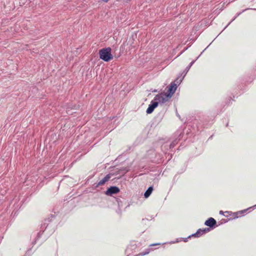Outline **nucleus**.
I'll return each instance as SVG.
<instances>
[{"mask_svg":"<svg viewBox=\"0 0 256 256\" xmlns=\"http://www.w3.org/2000/svg\"><path fill=\"white\" fill-rule=\"evenodd\" d=\"M170 98L166 93H161L157 94L154 98V100L157 101L158 103L164 104Z\"/></svg>","mask_w":256,"mask_h":256,"instance_id":"nucleus-2","label":"nucleus"},{"mask_svg":"<svg viewBox=\"0 0 256 256\" xmlns=\"http://www.w3.org/2000/svg\"><path fill=\"white\" fill-rule=\"evenodd\" d=\"M194 61H192V62L190 64V66H192L194 64Z\"/></svg>","mask_w":256,"mask_h":256,"instance_id":"nucleus-12","label":"nucleus"},{"mask_svg":"<svg viewBox=\"0 0 256 256\" xmlns=\"http://www.w3.org/2000/svg\"><path fill=\"white\" fill-rule=\"evenodd\" d=\"M148 253H149V251L147 250L145 252H142V253L140 254V255L142 256L146 255V254H148Z\"/></svg>","mask_w":256,"mask_h":256,"instance_id":"nucleus-11","label":"nucleus"},{"mask_svg":"<svg viewBox=\"0 0 256 256\" xmlns=\"http://www.w3.org/2000/svg\"><path fill=\"white\" fill-rule=\"evenodd\" d=\"M190 67H191V66H188V69H190Z\"/></svg>","mask_w":256,"mask_h":256,"instance_id":"nucleus-16","label":"nucleus"},{"mask_svg":"<svg viewBox=\"0 0 256 256\" xmlns=\"http://www.w3.org/2000/svg\"><path fill=\"white\" fill-rule=\"evenodd\" d=\"M158 244H151L150 246H156V245H158Z\"/></svg>","mask_w":256,"mask_h":256,"instance_id":"nucleus-15","label":"nucleus"},{"mask_svg":"<svg viewBox=\"0 0 256 256\" xmlns=\"http://www.w3.org/2000/svg\"><path fill=\"white\" fill-rule=\"evenodd\" d=\"M154 108L152 106L151 104H150L148 107V108L146 110V112L147 114H151L154 110Z\"/></svg>","mask_w":256,"mask_h":256,"instance_id":"nucleus-9","label":"nucleus"},{"mask_svg":"<svg viewBox=\"0 0 256 256\" xmlns=\"http://www.w3.org/2000/svg\"><path fill=\"white\" fill-rule=\"evenodd\" d=\"M153 188L152 186H150L148 188L146 191L145 192L144 196L146 198H148L152 192Z\"/></svg>","mask_w":256,"mask_h":256,"instance_id":"nucleus-8","label":"nucleus"},{"mask_svg":"<svg viewBox=\"0 0 256 256\" xmlns=\"http://www.w3.org/2000/svg\"><path fill=\"white\" fill-rule=\"evenodd\" d=\"M186 72H187L188 71V70H189L190 69H188V67H187V68H186Z\"/></svg>","mask_w":256,"mask_h":256,"instance_id":"nucleus-14","label":"nucleus"},{"mask_svg":"<svg viewBox=\"0 0 256 256\" xmlns=\"http://www.w3.org/2000/svg\"><path fill=\"white\" fill-rule=\"evenodd\" d=\"M100 58L105 62H108L113 58V56L111 54V48H102L99 52Z\"/></svg>","mask_w":256,"mask_h":256,"instance_id":"nucleus-1","label":"nucleus"},{"mask_svg":"<svg viewBox=\"0 0 256 256\" xmlns=\"http://www.w3.org/2000/svg\"><path fill=\"white\" fill-rule=\"evenodd\" d=\"M222 211H220V214H222Z\"/></svg>","mask_w":256,"mask_h":256,"instance_id":"nucleus-17","label":"nucleus"},{"mask_svg":"<svg viewBox=\"0 0 256 256\" xmlns=\"http://www.w3.org/2000/svg\"><path fill=\"white\" fill-rule=\"evenodd\" d=\"M209 231V228H204L203 230L200 229L198 232L194 234L196 236L198 237L202 234Z\"/></svg>","mask_w":256,"mask_h":256,"instance_id":"nucleus-6","label":"nucleus"},{"mask_svg":"<svg viewBox=\"0 0 256 256\" xmlns=\"http://www.w3.org/2000/svg\"><path fill=\"white\" fill-rule=\"evenodd\" d=\"M158 102L157 101L154 100V102L152 101L151 102L152 106L155 108L158 106Z\"/></svg>","mask_w":256,"mask_h":256,"instance_id":"nucleus-10","label":"nucleus"},{"mask_svg":"<svg viewBox=\"0 0 256 256\" xmlns=\"http://www.w3.org/2000/svg\"><path fill=\"white\" fill-rule=\"evenodd\" d=\"M110 178V174H107L104 178H102V180H100L98 183V186H102Z\"/></svg>","mask_w":256,"mask_h":256,"instance_id":"nucleus-7","label":"nucleus"},{"mask_svg":"<svg viewBox=\"0 0 256 256\" xmlns=\"http://www.w3.org/2000/svg\"><path fill=\"white\" fill-rule=\"evenodd\" d=\"M255 206H256V205Z\"/></svg>","mask_w":256,"mask_h":256,"instance_id":"nucleus-18","label":"nucleus"},{"mask_svg":"<svg viewBox=\"0 0 256 256\" xmlns=\"http://www.w3.org/2000/svg\"><path fill=\"white\" fill-rule=\"evenodd\" d=\"M176 88L177 85L176 84H175L174 82L171 83L168 90V94L169 95V96H170V98L172 96V94L175 92Z\"/></svg>","mask_w":256,"mask_h":256,"instance_id":"nucleus-4","label":"nucleus"},{"mask_svg":"<svg viewBox=\"0 0 256 256\" xmlns=\"http://www.w3.org/2000/svg\"><path fill=\"white\" fill-rule=\"evenodd\" d=\"M178 78L176 80L177 83H180L182 82V80L180 79L178 82Z\"/></svg>","mask_w":256,"mask_h":256,"instance_id":"nucleus-13","label":"nucleus"},{"mask_svg":"<svg viewBox=\"0 0 256 256\" xmlns=\"http://www.w3.org/2000/svg\"><path fill=\"white\" fill-rule=\"evenodd\" d=\"M216 224V220L214 218H209L208 220H206L205 222V223H204V224L206 226H208L210 227H212Z\"/></svg>","mask_w":256,"mask_h":256,"instance_id":"nucleus-5","label":"nucleus"},{"mask_svg":"<svg viewBox=\"0 0 256 256\" xmlns=\"http://www.w3.org/2000/svg\"><path fill=\"white\" fill-rule=\"evenodd\" d=\"M120 190L116 186H111L106 192V194L108 196H112L113 194H117L119 192Z\"/></svg>","mask_w":256,"mask_h":256,"instance_id":"nucleus-3","label":"nucleus"}]
</instances>
